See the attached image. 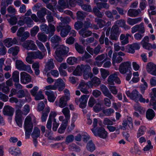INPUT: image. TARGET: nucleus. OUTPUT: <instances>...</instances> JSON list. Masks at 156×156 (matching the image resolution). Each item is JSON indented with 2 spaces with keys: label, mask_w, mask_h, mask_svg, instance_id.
I'll use <instances>...</instances> for the list:
<instances>
[{
  "label": "nucleus",
  "mask_w": 156,
  "mask_h": 156,
  "mask_svg": "<svg viewBox=\"0 0 156 156\" xmlns=\"http://www.w3.org/2000/svg\"><path fill=\"white\" fill-rule=\"evenodd\" d=\"M112 97L111 98L108 97L105 98H104V104L107 107H110L111 105V102L110 100L113 99V97L112 95Z\"/></svg>",
  "instance_id": "51"
},
{
  "label": "nucleus",
  "mask_w": 156,
  "mask_h": 156,
  "mask_svg": "<svg viewBox=\"0 0 156 156\" xmlns=\"http://www.w3.org/2000/svg\"><path fill=\"white\" fill-rule=\"evenodd\" d=\"M123 59L122 57L118 55L116 52H114L112 57V63L114 65L115 63H120L122 61Z\"/></svg>",
  "instance_id": "23"
},
{
  "label": "nucleus",
  "mask_w": 156,
  "mask_h": 156,
  "mask_svg": "<svg viewBox=\"0 0 156 156\" xmlns=\"http://www.w3.org/2000/svg\"><path fill=\"white\" fill-rule=\"evenodd\" d=\"M54 66L55 65L53 60L51 59L49 60L47 63V68H45L46 71H47L53 69Z\"/></svg>",
  "instance_id": "42"
},
{
  "label": "nucleus",
  "mask_w": 156,
  "mask_h": 156,
  "mask_svg": "<svg viewBox=\"0 0 156 156\" xmlns=\"http://www.w3.org/2000/svg\"><path fill=\"white\" fill-rule=\"evenodd\" d=\"M85 17V13L83 11H78L76 13V19L78 20H83Z\"/></svg>",
  "instance_id": "44"
},
{
  "label": "nucleus",
  "mask_w": 156,
  "mask_h": 156,
  "mask_svg": "<svg viewBox=\"0 0 156 156\" xmlns=\"http://www.w3.org/2000/svg\"><path fill=\"white\" fill-rule=\"evenodd\" d=\"M131 62L129 61L121 63L119 67V72L122 74L126 73L131 68Z\"/></svg>",
  "instance_id": "5"
},
{
  "label": "nucleus",
  "mask_w": 156,
  "mask_h": 156,
  "mask_svg": "<svg viewBox=\"0 0 156 156\" xmlns=\"http://www.w3.org/2000/svg\"><path fill=\"white\" fill-rule=\"evenodd\" d=\"M27 55L32 58H39L40 59H42L44 56V55L42 54V52L39 50L36 51L28 52L27 53Z\"/></svg>",
  "instance_id": "12"
},
{
  "label": "nucleus",
  "mask_w": 156,
  "mask_h": 156,
  "mask_svg": "<svg viewBox=\"0 0 156 156\" xmlns=\"http://www.w3.org/2000/svg\"><path fill=\"white\" fill-rule=\"evenodd\" d=\"M12 41L11 38H9L6 39L4 41L5 45L7 47H9L12 45Z\"/></svg>",
  "instance_id": "60"
},
{
  "label": "nucleus",
  "mask_w": 156,
  "mask_h": 156,
  "mask_svg": "<svg viewBox=\"0 0 156 156\" xmlns=\"http://www.w3.org/2000/svg\"><path fill=\"white\" fill-rule=\"evenodd\" d=\"M86 148L87 149L91 152H93L96 149L95 145L91 140L89 141L87 143Z\"/></svg>",
  "instance_id": "31"
},
{
  "label": "nucleus",
  "mask_w": 156,
  "mask_h": 156,
  "mask_svg": "<svg viewBox=\"0 0 156 156\" xmlns=\"http://www.w3.org/2000/svg\"><path fill=\"white\" fill-rule=\"evenodd\" d=\"M8 20L10 24L14 25L17 22V19L15 16H13L9 19H8Z\"/></svg>",
  "instance_id": "64"
},
{
  "label": "nucleus",
  "mask_w": 156,
  "mask_h": 156,
  "mask_svg": "<svg viewBox=\"0 0 156 156\" xmlns=\"http://www.w3.org/2000/svg\"><path fill=\"white\" fill-rule=\"evenodd\" d=\"M55 53L56 54V55L55 56V57L56 59L58 62H62L63 59V58L62 57V55H61L62 54L59 53L56 51H55Z\"/></svg>",
  "instance_id": "62"
},
{
  "label": "nucleus",
  "mask_w": 156,
  "mask_h": 156,
  "mask_svg": "<svg viewBox=\"0 0 156 156\" xmlns=\"http://www.w3.org/2000/svg\"><path fill=\"white\" fill-rule=\"evenodd\" d=\"M107 128L108 129L109 131L111 132H113L115 130L116 131L120 129H122L123 127L122 126H120L119 128L118 127H114L112 126H107Z\"/></svg>",
  "instance_id": "57"
},
{
  "label": "nucleus",
  "mask_w": 156,
  "mask_h": 156,
  "mask_svg": "<svg viewBox=\"0 0 156 156\" xmlns=\"http://www.w3.org/2000/svg\"><path fill=\"white\" fill-rule=\"evenodd\" d=\"M46 94L48 96V99L49 101L53 102L55 101V97L53 92L47 91L46 92Z\"/></svg>",
  "instance_id": "40"
},
{
  "label": "nucleus",
  "mask_w": 156,
  "mask_h": 156,
  "mask_svg": "<svg viewBox=\"0 0 156 156\" xmlns=\"http://www.w3.org/2000/svg\"><path fill=\"white\" fill-rule=\"evenodd\" d=\"M69 99L68 96H65L61 97L59 99L58 105L59 107L63 108L67 105V101Z\"/></svg>",
  "instance_id": "18"
},
{
  "label": "nucleus",
  "mask_w": 156,
  "mask_h": 156,
  "mask_svg": "<svg viewBox=\"0 0 156 156\" xmlns=\"http://www.w3.org/2000/svg\"><path fill=\"white\" fill-rule=\"evenodd\" d=\"M91 130L94 135L102 139H106L108 136V133L102 127L97 128L95 129H92Z\"/></svg>",
  "instance_id": "3"
},
{
  "label": "nucleus",
  "mask_w": 156,
  "mask_h": 156,
  "mask_svg": "<svg viewBox=\"0 0 156 156\" xmlns=\"http://www.w3.org/2000/svg\"><path fill=\"white\" fill-rule=\"evenodd\" d=\"M149 38L148 36H145L141 41V44L143 47L147 50L151 49V44L149 43Z\"/></svg>",
  "instance_id": "14"
},
{
  "label": "nucleus",
  "mask_w": 156,
  "mask_h": 156,
  "mask_svg": "<svg viewBox=\"0 0 156 156\" xmlns=\"http://www.w3.org/2000/svg\"><path fill=\"white\" fill-rule=\"evenodd\" d=\"M146 67L147 71L148 73L152 75L156 76V65L150 62L147 64Z\"/></svg>",
  "instance_id": "11"
},
{
  "label": "nucleus",
  "mask_w": 156,
  "mask_h": 156,
  "mask_svg": "<svg viewBox=\"0 0 156 156\" xmlns=\"http://www.w3.org/2000/svg\"><path fill=\"white\" fill-rule=\"evenodd\" d=\"M39 29L37 26H35L31 30L30 34L32 36H35L39 31Z\"/></svg>",
  "instance_id": "47"
},
{
  "label": "nucleus",
  "mask_w": 156,
  "mask_h": 156,
  "mask_svg": "<svg viewBox=\"0 0 156 156\" xmlns=\"http://www.w3.org/2000/svg\"><path fill=\"white\" fill-rule=\"evenodd\" d=\"M91 70V68L89 65H81L80 66H78L76 67L75 70L73 72V74L76 76H80L82 75V73H91L90 72Z\"/></svg>",
  "instance_id": "2"
},
{
  "label": "nucleus",
  "mask_w": 156,
  "mask_h": 156,
  "mask_svg": "<svg viewBox=\"0 0 156 156\" xmlns=\"http://www.w3.org/2000/svg\"><path fill=\"white\" fill-rule=\"evenodd\" d=\"M20 81L22 83L26 84L30 82L31 80L30 76L25 72L20 73Z\"/></svg>",
  "instance_id": "13"
},
{
  "label": "nucleus",
  "mask_w": 156,
  "mask_h": 156,
  "mask_svg": "<svg viewBox=\"0 0 156 156\" xmlns=\"http://www.w3.org/2000/svg\"><path fill=\"white\" fill-rule=\"evenodd\" d=\"M16 68L20 70L26 71L30 73H32L33 72L30 66L24 64L21 60H16Z\"/></svg>",
  "instance_id": "4"
},
{
  "label": "nucleus",
  "mask_w": 156,
  "mask_h": 156,
  "mask_svg": "<svg viewBox=\"0 0 156 156\" xmlns=\"http://www.w3.org/2000/svg\"><path fill=\"white\" fill-rule=\"evenodd\" d=\"M83 25V22L80 21H77L75 23L74 26L75 29L78 30L82 28Z\"/></svg>",
  "instance_id": "48"
},
{
  "label": "nucleus",
  "mask_w": 156,
  "mask_h": 156,
  "mask_svg": "<svg viewBox=\"0 0 156 156\" xmlns=\"http://www.w3.org/2000/svg\"><path fill=\"white\" fill-rule=\"evenodd\" d=\"M56 89L58 88L59 91H62L65 88V84L63 80L61 78L56 80L54 83Z\"/></svg>",
  "instance_id": "15"
},
{
  "label": "nucleus",
  "mask_w": 156,
  "mask_h": 156,
  "mask_svg": "<svg viewBox=\"0 0 156 156\" xmlns=\"http://www.w3.org/2000/svg\"><path fill=\"white\" fill-rule=\"evenodd\" d=\"M19 51V48L17 46H15L10 48L8 51V53H12L13 55H16Z\"/></svg>",
  "instance_id": "30"
},
{
  "label": "nucleus",
  "mask_w": 156,
  "mask_h": 156,
  "mask_svg": "<svg viewBox=\"0 0 156 156\" xmlns=\"http://www.w3.org/2000/svg\"><path fill=\"white\" fill-rule=\"evenodd\" d=\"M51 12L45 8H42L41 9L37 12V16L40 19L41 22H44L45 21L44 16L46 14H50Z\"/></svg>",
  "instance_id": "7"
},
{
  "label": "nucleus",
  "mask_w": 156,
  "mask_h": 156,
  "mask_svg": "<svg viewBox=\"0 0 156 156\" xmlns=\"http://www.w3.org/2000/svg\"><path fill=\"white\" fill-rule=\"evenodd\" d=\"M101 82L100 79L97 77L95 76L92 78L91 81L88 82V86L90 87H92L93 85L97 86L100 84Z\"/></svg>",
  "instance_id": "22"
},
{
  "label": "nucleus",
  "mask_w": 156,
  "mask_h": 156,
  "mask_svg": "<svg viewBox=\"0 0 156 156\" xmlns=\"http://www.w3.org/2000/svg\"><path fill=\"white\" fill-rule=\"evenodd\" d=\"M62 112L65 117V120H69L70 118V111L68 108L66 107L62 109Z\"/></svg>",
  "instance_id": "37"
},
{
  "label": "nucleus",
  "mask_w": 156,
  "mask_h": 156,
  "mask_svg": "<svg viewBox=\"0 0 156 156\" xmlns=\"http://www.w3.org/2000/svg\"><path fill=\"white\" fill-rule=\"evenodd\" d=\"M38 39L43 42H45L47 40V36L44 34L42 33H39L37 35Z\"/></svg>",
  "instance_id": "36"
},
{
  "label": "nucleus",
  "mask_w": 156,
  "mask_h": 156,
  "mask_svg": "<svg viewBox=\"0 0 156 156\" xmlns=\"http://www.w3.org/2000/svg\"><path fill=\"white\" fill-rule=\"evenodd\" d=\"M14 112V109L9 105L5 106L3 111V112L4 115L9 116H12Z\"/></svg>",
  "instance_id": "16"
},
{
  "label": "nucleus",
  "mask_w": 156,
  "mask_h": 156,
  "mask_svg": "<svg viewBox=\"0 0 156 156\" xmlns=\"http://www.w3.org/2000/svg\"><path fill=\"white\" fill-rule=\"evenodd\" d=\"M60 20L61 21L60 24V26L62 27L66 26L71 21L70 18L68 16L65 17H60Z\"/></svg>",
  "instance_id": "27"
},
{
  "label": "nucleus",
  "mask_w": 156,
  "mask_h": 156,
  "mask_svg": "<svg viewBox=\"0 0 156 156\" xmlns=\"http://www.w3.org/2000/svg\"><path fill=\"white\" fill-rule=\"evenodd\" d=\"M26 23L29 27H30L33 24V21L29 17H25L24 19Z\"/></svg>",
  "instance_id": "59"
},
{
  "label": "nucleus",
  "mask_w": 156,
  "mask_h": 156,
  "mask_svg": "<svg viewBox=\"0 0 156 156\" xmlns=\"http://www.w3.org/2000/svg\"><path fill=\"white\" fill-rule=\"evenodd\" d=\"M77 59L74 57H70L67 59L68 63L70 65L74 64L77 61Z\"/></svg>",
  "instance_id": "58"
},
{
  "label": "nucleus",
  "mask_w": 156,
  "mask_h": 156,
  "mask_svg": "<svg viewBox=\"0 0 156 156\" xmlns=\"http://www.w3.org/2000/svg\"><path fill=\"white\" fill-rule=\"evenodd\" d=\"M82 9L84 11L90 12L92 11V8L89 5L83 4L81 6Z\"/></svg>",
  "instance_id": "56"
},
{
  "label": "nucleus",
  "mask_w": 156,
  "mask_h": 156,
  "mask_svg": "<svg viewBox=\"0 0 156 156\" xmlns=\"http://www.w3.org/2000/svg\"><path fill=\"white\" fill-rule=\"evenodd\" d=\"M100 88L101 90L105 96L111 98H112V96L111 93L105 85L103 84L101 85L100 86Z\"/></svg>",
  "instance_id": "21"
},
{
  "label": "nucleus",
  "mask_w": 156,
  "mask_h": 156,
  "mask_svg": "<svg viewBox=\"0 0 156 156\" xmlns=\"http://www.w3.org/2000/svg\"><path fill=\"white\" fill-rule=\"evenodd\" d=\"M0 86L2 87V91L4 93L7 94L9 92V87L6 86L5 83L0 84Z\"/></svg>",
  "instance_id": "45"
},
{
  "label": "nucleus",
  "mask_w": 156,
  "mask_h": 156,
  "mask_svg": "<svg viewBox=\"0 0 156 156\" xmlns=\"http://www.w3.org/2000/svg\"><path fill=\"white\" fill-rule=\"evenodd\" d=\"M121 31L119 29V27L117 25H115L113 26L112 28L111 33L119 35L121 33Z\"/></svg>",
  "instance_id": "34"
},
{
  "label": "nucleus",
  "mask_w": 156,
  "mask_h": 156,
  "mask_svg": "<svg viewBox=\"0 0 156 156\" xmlns=\"http://www.w3.org/2000/svg\"><path fill=\"white\" fill-rule=\"evenodd\" d=\"M52 121L50 120V119H48L47 125L46 128L48 129V130H46V133H47L48 134H49L51 131V128L52 126Z\"/></svg>",
  "instance_id": "63"
},
{
  "label": "nucleus",
  "mask_w": 156,
  "mask_h": 156,
  "mask_svg": "<svg viewBox=\"0 0 156 156\" xmlns=\"http://www.w3.org/2000/svg\"><path fill=\"white\" fill-rule=\"evenodd\" d=\"M138 31V33L144 34L145 32V29L143 23H141L139 24L136 25L131 28V33L132 34Z\"/></svg>",
  "instance_id": "8"
},
{
  "label": "nucleus",
  "mask_w": 156,
  "mask_h": 156,
  "mask_svg": "<svg viewBox=\"0 0 156 156\" xmlns=\"http://www.w3.org/2000/svg\"><path fill=\"white\" fill-rule=\"evenodd\" d=\"M141 21V17L134 19L129 18L127 20V22L129 25L133 26L140 22Z\"/></svg>",
  "instance_id": "26"
},
{
  "label": "nucleus",
  "mask_w": 156,
  "mask_h": 156,
  "mask_svg": "<svg viewBox=\"0 0 156 156\" xmlns=\"http://www.w3.org/2000/svg\"><path fill=\"white\" fill-rule=\"evenodd\" d=\"M58 3L60 5V6L58 7V9L60 12L63 11V9H61V8H65L67 7L68 6V1L66 2L63 0H59Z\"/></svg>",
  "instance_id": "32"
},
{
  "label": "nucleus",
  "mask_w": 156,
  "mask_h": 156,
  "mask_svg": "<svg viewBox=\"0 0 156 156\" xmlns=\"http://www.w3.org/2000/svg\"><path fill=\"white\" fill-rule=\"evenodd\" d=\"M119 73L118 72H116L108 76L107 81L109 84H114V82L118 84L120 83L121 81L117 76Z\"/></svg>",
  "instance_id": "6"
},
{
  "label": "nucleus",
  "mask_w": 156,
  "mask_h": 156,
  "mask_svg": "<svg viewBox=\"0 0 156 156\" xmlns=\"http://www.w3.org/2000/svg\"><path fill=\"white\" fill-rule=\"evenodd\" d=\"M36 44L39 49L42 52H44L46 51V50L44 46L41 42L38 41H37Z\"/></svg>",
  "instance_id": "61"
},
{
  "label": "nucleus",
  "mask_w": 156,
  "mask_h": 156,
  "mask_svg": "<svg viewBox=\"0 0 156 156\" xmlns=\"http://www.w3.org/2000/svg\"><path fill=\"white\" fill-rule=\"evenodd\" d=\"M100 71L102 77L103 79H105L109 74V71L106 69H101Z\"/></svg>",
  "instance_id": "49"
},
{
  "label": "nucleus",
  "mask_w": 156,
  "mask_h": 156,
  "mask_svg": "<svg viewBox=\"0 0 156 156\" xmlns=\"http://www.w3.org/2000/svg\"><path fill=\"white\" fill-rule=\"evenodd\" d=\"M93 109L95 112H98L102 110L101 104L99 103H96L93 107Z\"/></svg>",
  "instance_id": "55"
},
{
  "label": "nucleus",
  "mask_w": 156,
  "mask_h": 156,
  "mask_svg": "<svg viewBox=\"0 0 156 156\" xmlns=\"http://www.w3.org/2000/svg\"><path fill=\"white\" fill-rule=\"evenodd\" d=\"M146 130V128L144 126H141L139 129L137 133V137H139L144 134V132Z\"/></svg>",
  "instance_id": "53"
},
{
  "label": "nucleus",
  "mask_w": 156,
  "mask_h": 156,
  "mask_svg": "<svg viewBox=\"0 0 156 156\" xmlns=\"http://www.w3.org/2000/svg\"><path fill=\"white\" fill-rule=\"evenodd\" d=\"M149 105L153 106V108L154 110H156V101L153 96L151 97V99L150 101Z\"/></svg>",
  "instance_id": "54"
},
{
  "label": "nucleus",
  "mask_w": 156,
  "mask_h": 156,
  "mask_svg": "<svg viewBox=\"0 0 156 156\" xmlns=\"http://www.w3.org/2000/svg\"><path fill=\"white\" fill-rule=\"evenodd\" d=\"M88 85V83L87 84L84 82H81L79 84L78 87V89L83 93L88 94L89 93L87 90L89 87Z\"/></svg>",
  "instance_id": "17"
},
{
  "label": "nucleus",
  "mask_w": 156,
  "mask_h": 156,
  "mask_svg": "<svg viewBox=\"0 0 156 156\" xmlns=\"http://www.w3.org/2000/svg\"><path fill=\"white\" fill-rule=\"evenodd\" d=\"M22 46L27 50H34L37 48V47L34 41L31 40H27L25 41L23 44Z\"/></svg>",
  "instance_id": "10"
},
{
  "label": "nucleus",
  "mask_w": 156,
  "mask_h": 156,
  "mask_svg": "<svg viewBox=\"0 0 156 156\" xmlns=\"http://www.w3.org/2000/svg\"><path fill=\"white\" fill-rule=\"evenodd\" d=\"M71 30L70 26L68 25H66V26L63 27L61 29V31L60 35L62 37H66Z\"/></svg>",
  "instance_id": "20"
},
{
  "label": "nucleus",
  "mask_w": 156,
  "mask_h": 156,
  "mask_svg": "<svg viewBox=\"0 0 156 156\" xmlns=\"http://www.w3.org/2000/svg\"><path fill=\"white\" fill-rule=\"evenodd\" d=\"M126 94L127 96L136 102H138L139 99V94L138 92L136 90H133L131 92L129 91L126 92Z\"/></svg>",
  "instance_id": "9"
},
{
  "label": "nucleus",
  "mask_w": 156,
  "mask_h": 156,
  "mask_svg": "<svg viewBox=\"0 0 156 156\" xmlns=\"http://www.w3.org/2000/svg\"><path fill=\"white\" fill-rule=\"evenodd\" d=\"M107 56V54H102L101 55H98L95 58V60L97 61H101L104 59L101 62V64H102L105 61L107 60L108 58H105Z\"/></svg>",
  "instance_id": "33"
},
{
  "label": "nucleus",
  "mask_w": 156,
  "mask_h": 156,
  "mask_svg": "<svg viewBox=\"0 0 156 156\" xmlns=\"http://www.w3.org/2000/svg\"><path fill=\"white\" fill-rule=\"evenodd\" d=\"M26 92L23 90H20L17 92V96L19 98H22L25 97L26 95Z\"/></svg>",
  "instance_id": "50"
},
{
  "label": "nucleus",
  "mask_w": 156,
  "mask_h": 156,
  "mask_svg": "<svg viewBox=\"0 0 156 156\" xmlns=\"http://www.w3.org/2000/svg\"><path fill=\"white\" fill-rule=\"evenodd\" d=\"M75 46L76 49L79 53L81 54L84 53V48L82 46L79 45L77 43H75Z\"/></svg>",
  "instance_id": "43"
},
{
  "label": "nucleus",
  "mask_w": 156,
  "mask_h": 156,
  "mask_svg": "<svg viewBox=\"0 0 156 156\" xmlns=\"http://www.w3.org/2000/svg\"><path fill=\"white\" fill-rule=\"evenodd\" d=\"M95 22L97 23V24L98 25L99 28H102L105 25V22L101 19H100L98 18H94Z\"/></svg>",
  "instance_id": "38"
},
{
  "label": "nucleus",
  "mask_w": 156,
  "mask_h": 156,
  "mask_svg": "<svg viewBox=\"0 0 156 156\" xmlns=\"http://www.w3.org/2000/svg\"><path fill=\"white\" fill-rule=\"evenodd\" d=\"M34 97H35V99L36 100H39L44 98V97L41 91H39Z\"/></svg>",
  "instance_id": "52"
},
{
  "label": "nucleus",
  "mask_w": 156,
  "mask_h": 156,
  "mask_svg": "<svg viewBox=\"0 0 156 156\" xmlns=\"http://www.w3.org/2000/svg\"><path fill=\"white\" fill-rule=\"evenodd\" d=\"M69 49L68 47L62 45L56 51L62 55H65L68 53Z\"/></svg>",
  "instance_id": "28"
},
{
  "label": "nucleus",
  "mask_w": 156,
  "mask_h": 156,
  "mask_svg": "<svg viewBox=\"0 0 156 156\" xmlns=\"http://www.w3.org/2000/svg\"><path fill=\"white\" fill-rule=\"evenodd\" d=\"M33 128V124L31 121V118L29 116H27L24 122V129L25 130V136L26 138L29 137Z\"/></svg>",
  "instance_id": "1"
},
{
  "label": "nucleus",
  "mask_w": 156,
  "mask_h": 156,
  "mask_svg": "<svg viewBox=\"0 0 156 156\" xmlns=\"http://www.w3.org/2000/svg\"><path fill=\"white\" fill-rule=\"evenodd\" d=\"M50 109L48 108H46L42 112L41 119L42 122H45L48 116V114L50 112Z\"/></svg>",
  "instance_id": "35"
},
{
  "label": "nucleus",
  "mask_w": 156,
  "mask_h": 156,
  "mask_svg": "<svg viewBox=\"0 0 156 156\" xmlns=\"http://www.w3.org/2000/svg\"><path fill=\"white\" fill-rule=\"evenodd\" d=\"M141 12L140 9L137 10L134 9H129L128 11V15L131 17H136Z\"/></svg>",
  "instance_id": "24"
},
{
  "label": "nucleus",
  "mask_w": 156,
  "mask_h": 156,
  "mask_svg": "<svg viewBox=\"0 0 156 156\" xmlns=\"http://www.w3.org/2000/svg\"><path fill=\"white\" fill-rule=\"evenodd\" d=\"M155 112L151 108H149L147 110L146 113V117L147 119L151 120L155 116Z\"/></svg>",
  "instance_id": "29"
},
{
  "label": "nucleus",
  "mask_w": 156,
  "mask_h": 156,
  "mask_svg": "<svg viewBox=\"0 0 156 156\" xmlns=\"http://www.w3.org/2000/svg\"><path fill=\"white\" fill-rule=\"evenodd\" d=\"M19 73L17 71H15L12 73V78L14 82H19Z\"/></svg>",
  "instance_id": "39"
},
{
  "label": "nucleus",
  "mask_w": 156,
  "mask_h": 156,
  "mask_svg": "<svg viewBox=\"0 0 156 156\" xmlns=\"http://www.w3.org/2000/svg\"><path fill=\"white\" fill-rule=\"evenodd\" d=\"M79 34L83 37H87L91 35L92 32L89 30H87L85 28H82L79 31Z\"/></svg>",
  "instance_id": "25"
},
{
  "label": "nucleus",
  "mask_w": 156,
  "mask_h": 156,
  "mask_svg": "<svg viewBox=\"0 0 156 156\" xmlns=\"http://www.w3.org/2000/svg\"><path fill=\"white\" fill-rule=\"evenodd\" d=\"M40 135V131L37 127H35L32 133L31 136L33 138H37Z\"/></svg>",
  "instance_id": "41"
},
{
  "label": "nucleus",
  "mask_w": 156,
  "mask_h": 156,
  "mask_svg": "<svg viewBox=\"0 0 156 156\" xmlns=\"http://www.w3.org/2000/svg\"><path fill=\"white\" fill-rule=\"evenodd\" d=\"M61 37L56 35H55L51 38V42L54 43H58L61 41Z\"/></svg>",
  "instance_id": "46"
},
{
  "label": "nucleus",
  "mask_w": 156,
  "mask_h": 156,
  "mask_svg": "<svg viewBox=\"0 0 156 156\" xmlns=\"http://www.w3.org/2000/svg\"><path fill=\"white\" fill-rule=\"evenodd\" d=\"M89 96L87 95H82L80 98V104L79 106L81 108H85L86 106Z\"/></svg>",
  "instance_id": "19"
}]
</instances>
